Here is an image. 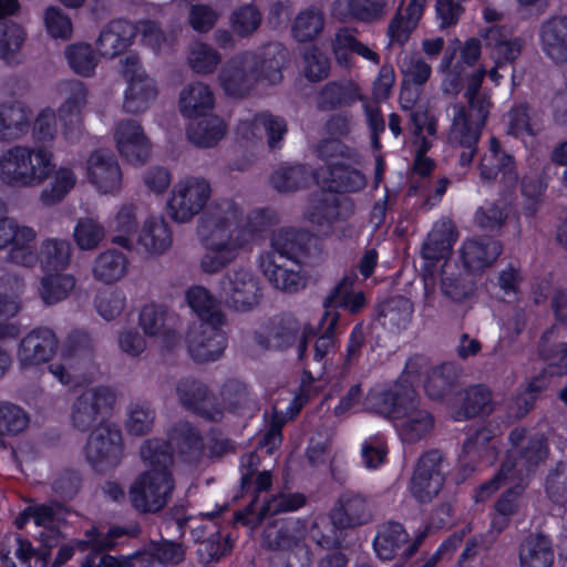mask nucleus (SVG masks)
Returning a JSON list of instances; mask_svg holds the SVG:
<instances>
[{"label":"nucleus","instance_id":"nucleus-1","mask_svg":"<svg viewBox=\"0 0 567 567\" xmlns=\"http://www.w3.org/2000/svg\"><path fill=\"white\" fill-rule=\"evenodd\" d=\"M364 405L393 422L401 441L406 444L420 442L434 427L433 415L421 406L414 388L405 381L394 382L384 390L370 391Z\"/></svg>","mask_w":567,"mask_h":567},{"label":"nucleus","instance_id":"nucleus-2","mask_svg":"<svg viewBox=\"0 0 567 567\" xmlns=\"http://www.w3.org/2000/svg\"><path fill=\"white\" fill-rule=\"evenodd\" d=\"M140 454L150 470L134 480L128 489V498L138 513H158L167 505L175 488L169 471L173 452L166 441L148 439L141 446Z\"/></svg>","mask_w":567,"mask_h":567},{"label":"nucleus","instance_id":"nucleus-3","mask_svg":"<svg viewBox=\"0 0 567 567\" xmlns=\"http://www.w3.org/2000/svg\"><path fill=\"white\" fill-rule=\"evenodd\" d=\"M511 449L498 473L480 486L476 501H484L495 493L501 484L524 482L548 456L546 440L543 436H528L523 427H515L508 435Z\"/></svg>","mask_w":567,"mask_h":567},{"label":"nucleus","instance_id":"nucleus-4","mask_svg":"<svg viewBox=\"0 0 567 567\" xmlns=\"http://www.w3.org/2000/svg\"><path fill=\"white\" fill-rule=\"evenodd\" d=\"M53 154L43 147L17 145L0 156V181L11 187H35L54 172Z\"/></svg>","mask_w":567,"mask_h":567},{"label":"nucleus","instance_id":"nucleus-5","mask_svg":"<svg viewBox=\"0 0 567 567\" xmlns=\"http://www.w3.org/2000/svg\"><path fill=\"white\" fill-rule=\"evenodd\" d=\"M267 218L266 210H254L245 217L244 210L234 200L216 199L200 216L197 233L203 235L216 233L225 238L228 236L248 238V235L260 231L267 226Z\"/></svg>","mask_w":567,"mask_h":567},{"label":"nucleus","instance_id":"nucleus-6","mask_svg":"<svg viewBox=\"0 0 567 567\" xmlns=\"http://www.w3.org/2000/svg\"><path fill=\"white\" fill-rule=\"evenodd\" d=\"M451 116V126L449 130V141L452 145L461 147V166H468L477 153V143L482 131L486 125L489 111L471 110L470 106L461 103H454L447 107Z\"/></svg>","mask_w":567,"mask_h":567},{"label":"nucleus","instance_id":"nucleus-7","mask_svg":"<svg viewBox=\"0 0 567 567\" xmlns=\"http://www.w3.org/2000/svg\"><path fill=\"white\" fill-rule=\"evenodd\" d=\"M116 401L115 392L106 385H96L81 391L73 400L70 422L73 429L86 432L112 411Z\"/></svg>","mask_w":567,"mask_h":567},{"label":"nucleus","instance_id":"nucleus-8","mask_svg":"<svg viewBox=\"0 0 567 567\" xmlns=\"http://www.w3.org/2000/svg\"><path fill=\"white\" fill-rule=\"evenodd\" d=\"M84 455L87 463L99 473L115 468L123 458L121 430L112 423L97 425L89 435Z\"/></svg>","mask_w":567,"mask_h":567},{"label":"nucleus","instance_id":"nucleus-9","mask_svg":"<svg viewBox=\"0 0 567 567\" xmlns=\"http://www.w3.org/2000/svg\"><path fill=\"white\" fill-rule=\"evenodd\" d=\"M220 296L225 305L239 312L256 308L261 299L258 278L245 268L227 271L220 279Z\"/></svg>","mask_w":567,"mask_h":567},{"label":"nucleus","instance_id":"nucleus-10","mask_svg":"<svg viewBox=\"0 0 567 567\" xmlns=\"http://www.w3.org/2000/svg\"><path fill=\"white\" fill-rule=\"evenodd\" d=\"M210 195V184L204 178L181 181L174 186L168 199V214L175 221H189L204 209Z\"/></svg>","mask_w":567,"mask_h":567},{"label":"nucleus","instance_id":"nucleus-11","mask_svg":"<svg viewBox=\"0 0 567 567\" xmlns=\"http://www.w3.org/2000/svg\"><path fill=\"white\" fill-rule=\"evenodd\" d=\"M257 58L255 52L245 51L231 56L219 72V83L225 93L241 97L258 83Z\"/></svg>","mask_w":567,"mask_h":567},{"label":"nucleus","instance_id":"nucleus-12","mask_svg":"<svg viewBox=\"0 0 567 567\" xmlns=\"http://www.w3.org/2000/svg\"><path fill=\"white\" fill-rule=\"evenodd\" d=\"M443 455L437 450L423 454L411 478L410 491L420 503L431 502L444 485Z\"/></svg>","mask_w":567,"mask_h":567},{"label":"nucleus","instance_id":"nucleus-13","mask_svg":"<svg viewBox=\"0 0 567 567\" xmlns=\"http://www.w3.org/2000/svg\"><path fill=\"white\" fill-rule=\"evenodd\" d=\"M223 322L199 321L194 323L186 336L190 357L200 363L219 359L226 347V338L220 329Z\"/></svg>","mask_w":567,"mask_h":567},{"label":"nucleus","instance_id":"nucleus-14","mask_svg":"<svg viewBox=\"0 0 567 567\" xmlns=\"http://www.w3.org/2000/svg\"><path fill=\"white\" fill-rule=\"evenodd\" d=\"M306 530V522L300 518L274 519L265 526L260 545L269 551L291 553L303 545Z\"/></svg>","mask_w":567,"mask_h":567},{"label":"nucleus","instance_id":"nucleus-15","mask_svg":"<svg viewBox=\"0 0 567 567\" xmlns=\"http://www.w3.org/2000/svg\"><path fill=\"white\" fill-rule=\"evenodd\" d=\"M175 392L179 404L200 417L219 422L223 419V409L215 403L214 395L202 381L184 378L177 381Z\"/></svg>","mask_w":567,"mask_h":567},{"label":"nucleus","instance_id":"nucleus-16","mask_svg":"<svg viewBox=\"0 0 567 567\" xmlns=\"http://www.w3.org/2000/svg\"><path fill=\"white\" fill-rule=\"evenodd\" d=\"M114 140L117 151L128 163L141 166L150 159L152 143L140 122L130 118L120 121Z\"/></svg>","mask_w":567,"mask_h":567},{"label":"nucleus","instance_id":"nucleus-17","mask_svg":"<svg viewBox=\"0 0 567 567\" xmlns=\"http://www.w3.org/2000/svg\"><path fill=\"white\" fill-rule=\"evenodd\" d=\"M204 243L206 251L200 259V269L205 274H216L233 262L239 250L248 241V238L228 236L227 238L215 235L198 234Z\"/></svg>","mask_w":567,"mask_h":567},{"label":"nucleus","instance_id":"nucleus-18","mask_svg":"<svg viewBox=\"0 0 567 567\" xmlns=\"http://www.w3.org/2000/svg\"><path fill=\"white\" fill-rule=\"evenodd\" d=\"M340 320V313L324 312L320 320V328L322 329L321 336H319L313 344V357L310 362H306L305 365L317 374V378H321L324 373L327 365L331 363L332 355L336 350V336L334 330ZM316 379L310 370H305V378L302 380L303 386L308 382H312Z\"/></svg>","mask_w":567,"mask_h":567},{"label":"nucleus","instance_id":"nucleus-19","mask_svg":"<svg viewBox=\"0 0 567 567\" xmlns=\"http://www.w3.org/2000/svg\"><path fill=\"white\" fill-rule=\"evenodd\" d=\"M256 498L243 511L235 515V522L255 529L264 519L275 515L297 511L306 504L303 494H284L274 495L268 501L264 502L258 512L255 511Z\"/></svg>","mask_w":567,"mask_h":567},{"label":"nucleus","instance_id":"nucleus-20","mask_svg":"<svg viewBox=\"0 0 567 567\" xmlns=\"http://www.w3.org/2000/svg\"><path fill=\"white\" fill-rule=\"evenodd\" d=\"M138 326L147 337L158 338L166 346L178 340V318L163 305H145L140 311Z\"/></svg>","mask_w":567,"mask_h":567},{"label":"nucleus","instance_id":"nucleus-21","mask_svg":"<svg viewBox=\"0 0 567 567\" xmlns=\"http://www.w3.org/2000/svg\"><path fill=\"white\" fill-rule=\"evenodd\" d=\"M258 130L264 131L269 151H278L284 146L288 122L281 115L262 111L255 114L251 120L240 121L237 126V133L246 140L252 138Z\"/></svg>","mask_w":567,"mask_h":567},{"label":"nucleus","instance_id":"nucleus-22","mask_svg":"<svg viewBox=\"0 0 567 567\" xmlns=\"http://www.w3.org/2000/svg\"><path fill=\"white\" fill-rule=\"evenodd\" d=\"M372 513L369 503L362 494L343 492L330 512L332 525L338 529L353 528L369 523Z\"/></svg>","mask_w":567,"mask_h":567},{"label":"nucleus","instance_id":"nucleus-23","mask_svg":"<svg viewBox=\"0 0 567 567\" xmlns=\"http://www.w3.org/2000/svg\"><path fill=\"white\" fill-rule=\"evenodd\" d=\"M538 35L543 53L556 66L567 70V14L543 21Z\"/></svg>","mask_w":567,"mask_h":567},{"label":"nucleus","instance_id":"nucleus-24","mask_svg":"<svg viewBox=\"0 0 567 567\" xmlns=\"http://www.w3.org/2000/svg\"><path fill=\"white\" fill-rule=\"evenodd\" d=\"M58 338L45 327L31 330L20 342L18 360L22 367H32L49 361L56 352Z\"/></svg>","mask_w":567,"mask_h":567},{"label":"nucleus","instance_id":"nucleus-25","mask_svg":"<svg viewBox=\"0 0 567 567\" xmlns=\"http://www.w3.org/2000/svg\"><path fill=\"white\" fill-rule=\"evenodd\" d=\"M90 182L103 194H113L122 187V171L109 151H95L87 159Z\"/></svg>","mask_w":567,"mask_h":567},{"label":"nucleus","instance_id":"nucleus-26","mask_svg":"<svg viewBox=\"0 0 567 567\" xmlns=\"http://www.w3.org/2000/svg\"><path fill=\"white\" fill-rule=\"evenodd\" d=\"M310 240L308 233L290 227H282L272 233L271 250L260 257V259H274L278 261H298L306 254L307 245Z\"/></svg>","mask_w":567,"mask_h":567},{"label":"nucleus","instance_id":"nucleus-27","mask_svg":"<svg viewBox=\"0 0 567 567\" xmlns=\"http://www.w3.org/2000/svg\"><path fill=\"white\" fill-rule=\"evenodd\" d=\"M484 47L489 49V56L497 66L514 63L525 47L522 38L508 39L502 27L492 25L481 31Z\"/></svg>","mask_w":567,"mask_h":567},{"label":"nucleus","instance_id":"nucleus-28","mask_svg":"<svg viewBox=\"0 0 567 567\" xmlns=\"http://www.w3.org/2000/svg\"><path fill=\"white\" fill-rule=\"evenodd\" d=\"M389 12V0H334L332 13L358 22L372 24L384 20Z\"/></svg>","mask_w":567,"mask_h":567},{"label":"nucleus","instance_id":"nucleus-29","mask_svg":"<svg viewBox=\"0 0 567 567\" xmlns=\"http://www.w3.org/2000/svg\"><path fill=\"white\" fill-rule=\"evenodd\" d=\"M503 251L499 240L481 236L466 240L462 247L464 266L471 271H481L492 266Z\"/></svg>","mask_w":567,"mask_h":567},{"label":"nucleus","instance_id":"nucleus-30","mask_svg":"<svg viewBox=\"0 0 567 567\" xmlns=\"http://www.w3.org/2000/svg\"><path fill=\"white\" fill-rule=\"evenodd\" d=\"M519 567H553L555 551L550 538L543 533H530L518 547Z\"/></svg>","mask_w":567,"mask_h":567},{"label":"nucleus","instance_id":"nucleus-31","mask_svg":"<svg viewBox=\"0 0 567 567\" xmlns=\"http://www.w3.org/2000/svg\"><path fill=\"white\" fill-rule=\"evenodd\" d=\"M260 267L268 280L279 290L293 293L305 287L300 275V262L260 259Z\"/></svg>","mask_w":567,"mask_h":567},{"label":"nucleus","instance_id":"nucleus-32","mask_svg":"<svg viewBox=\"0 0 567 567\" xmlns=\"http://www.w3.org/2000/svg\"><path fill=\"white\" fill-rule=\"evenodd\" d=\"M355 274L346 275L323 300L324 312L339 313L338 309L348 310L350 313L360 312L367 305L362 291L353 292L352 287Z\"/></svg>","mask_w":567,"mask_h":567},{"label":"nucleus","instance_id":"nucleus-33","mask_svg":"<svg viewBox=\"0 0 567 567\" xmlns=\"http://www.w3.org/2000/svg\"><path fill=\"white\" fill-rule=\"evenodd\" d=\"M134 37L133 24L124 20H113L101 31L96 45L101 55L114 58L131 44Z\"/></svg>","mask_w":567,"mask_h":567},{"label":"nucleus","instance_id":"nucleus-34","mask_svg":"<svg viewBox=\"0 0 567 567\" xmlns=\"http://www.w3.org/2000/svg\"><path fill=\"white\" fill-rule=\"evenodd\" d=\"M440 290L451 301L464 302L473 297L475 285L468 272L445 261L441 271Z\"/></svg>","mask_w":567,"mask_h":567},{"label":"nucleus","instance_id":"nucleus-35","mask_svg":"<svg viewBox=\"0 0 567 567\" xmlns=\"http://www.w3.org/2000/svg\"><path fill=\"white\" fill-rule=\"evenodd\" d=\"M358 84L351 80L332 81L324 84L317 95V107L320 111H332L353 104L360 100Z\"/></svg>","mask_w":567,"mask_h":567},{"label":"nucleus","instance_id":"nucleus-36","mask_svg":"<svg viewBox=\"0 0 567 567\" xmlns=\"http://www.w3.org/2000/svg\"><path fill=\"white\" fill-rule=\"evenodd\" d=\"M456 236L455 226L450 219L439 220L422 246L423 258L430 261L445 258L452 251Z\"/></svg>","mask_w":567,"mask_h":567},{"label":"nucleus","instance_id":"nucleus-37","mask_svg":"<svg viewBox=\"0 0 567 567\" xmlns=\"http://www.w3.org/2000/svg\"><path fill=\"white\" fill-rule=\"evenodd\" d=\"M214 105V92L203 82L188 84L179 94V110L187 117L206 115Z\"/></svg>","mask_w":567,"mask_h":567},{"label":"nucleus","instance_id":"nucleus-38","mask_svg":"<svg viewBox=\"0 0 567 567\" xmlns=\"http://www.w3.org/2000/svg\"><path fill=\"white\" fill-rule=\"evenodd\" d=\"M262 21V10L255 1L235 7L228 16V27L239 39L254 37L260 30Z\"/></svg>","mask_w":567,"mask_h":567},{"label":"nucleus","instance_id":"nucleus-39","mask_svg":"<svg viewBox=\"0 0 567 567\" xmlns=\"http://www.w3.org/2000/svg\"><path fill=\"white\" fill-rule=\"evenodd\" d=\"M127 269V257L112 248L95 257L92 265V275L95 280L111 285L121 280L126 275Z\"/></svg>","mask_w":567,"mask_h":567},{"label":"nucleus","instance_id":"nucleus-40","mask_svg":"<svg viewBox=\"0 0 567 567\" xmlns=\"http://www.w3.org/2000/svg\"><path fill=\"white\" fill-rule=\"evenodd\" d=\"M257 58L258 82L268 81L271 84L282 79L281 69L288 59V50L279 42H271L265 45Z\"/></svg>","mask_w":567,"mask_h":567},{"label":"nucleus","instance_id":"nucleus-41","mask_svg":"<svg viewBox=\"0 0 567 567\" xmlns=\"http://www.w3.org/2000/svg\"><path fill=\"white\" fill-rule=\"evenodd\" d=\"M30 126L29 111L18 102L0 104V141H14L25 135Z\"/></svg>","mask_w":567,"mask_h":567},{"label":"nucleus","instance_id":"nucleus-42","mask_svg":"<svg viewBox=\"0 0 567 567\" xmlns=\"http://www.w3.org/2000/svg\"><path fill=\"white\" fill-rule=\"evenodd\" d=\"M226 133L224 121L215 115L193 121L187 127V137L198 147L215 146Z\"/></svg>","mask_w":567,"mask_h":567},{"label":"nucleus","instance_id":"nucleus-43","mask_svg":"<svg viewBox=\"0 0 567 567\" xmlns=\"http://www.w3.org/2000/svg\"><path fill=\"white\" fill-rule=\"evenodd\" d=\"M457 379V367L452 362H444L429 372L424 384L425 392L432 400H443L453 391Z\"/></svg>","mask_w":567,"mask_h":567},{"label":"nucleus","instance_id":"nucleus-44","mask_svg":"<svg viewBox=\"0 0 567 567\" xmlns=\"http://www.w3.org/2000/svg\"><path fill=\"white\" fill-rule=\"evenodd\" d=\"M72 247L68 240L48 238L40 245L39 258L41 268L47 271H62L71 261Z\"/></svg>","mask_w":567,"mask_h":567},{"label":"nucleus","instance_id":"nucleus-45","mask_svg":"<svg viewBox=\"0 0 567 567\" xmlns=\"http://www.w3.org/2000/svg\"><path fill=\"white\" fill-rule=\"evenodd\" d=\"M172 234L163 218L152 217L145 220L138 235V243L151 254H163L172 245Z\"/></svg>","mask_w":567,"mask_h":567},{"label":"nucleus","instance_id":"nucleus-46","mask_svg":"<svg viewBox=\"0 0 567 567\" xmlns=\"http://www.w3.org/2000/svg\"><path fill=\"white\" fill-rule=\"evenodd\" d=\"M408 542V533L399 523L389 522L379 527L373 542L374 550L383 560L392 559Z\"/></svg>","mask_w":567,"mask_h":567},{"label":"nucleus","instance_id":"nucleus-47","mask_svg":"<svg viewBox=\"0 0 567 567\" xmlns=\"http://www.w3.org/2000/svg\"><path fill=\"white\" fill-rule=\"evenodd\" d=\"M76 280L69 274H48L40 280L39 296L44 305L53 306L65 300L75 288Z\"/></svg>","mask_w":567,"mask_h":567},{"label":"nucleus","instance_id":"nucleus-48","mask_svg":"<svg viewBox=\"0 0 567 567\" xmlns=\"http://www.w3.org/2000/svg\"><path fill=\"white\" fill-rule=\"evenodd\" d=\"M186 300L200 321L224 322L219 302L205 287H190L186 292Z\"/></svg>","mask_w":567,"mask_h":567},{"label":"nucleus","instance_id":"nucleus-49","mask_svg":"<svg viewBox=\"0 0 567 567\" xmlns=\"http://www.w3.org/2000/svg\"><path fill=\"white\" fill-rule=\"evenodd\" d=\"M311 179V169L299 164L277 168L270 177V183L280 193H291L307 187Z\"/></svg>","mask_w":567,"mask_h":567},{"label":"nucleus","instance_id":"nucleus-50","mask_svg":"<svg viewBox=\"0 0 567 567\" xmlns=\"http://www.w3.org/2000/svg\"><path fill=\"white\" fill-rule=\"evenodd\" d=\"M538 353L549 365L556 367L559 373H567V342L558 340L557 328L551 326L540 337Z\"/></svg>","mask_w":567,"mask_h":567},{"label":"nucleus","instance_id":"nucleus-51","mask_svg":"<svg viewBox=\"0 0 567 567\" xmlns=\"http://www.w3.org/2000/svg\"><path fill=\"white\" fill-rule=\"evenodd\" d=\"M157 96V87L152 78L133 81L125 93L123 107L127 113H141L148 109Z\"/></svg>","mask_w":567,"mask_h":567},{"label":"nucleus","instance_id":"nucleus-52","mask_svg":"<svg viewBox=\"0 0 567 567\" xmlns=\"http://www.w3.org/2000/svg\"><path fill=\"white\" fill-rule=\"evenodd\" d=\"M137 228L136 205L132 203L122 205L114 217L113 230L117 235L113 237L112 243L131 250L133 248L131 237L135 235Z\"/></svg>","mask_w":567,"mask_h":567},{"label":"nucleus","instance_id":"nucleus-53","mask_svg":"<svg viewBox=\"0 0 567 567\" xmlns=\"http://www.w3.org/2000/svg\"><path fill=\"white\" fill-rule=\"evenodd\" d=\"M324 25V13L316 6L300 11L292 24L293 37L299 42H308L317 38Z\"/></svg>","mask_w":567,"mask_h":567},{"label":"nucleus","instance_id":"nucleus-54","mask_svg":"<svg viewBox=\"0 0 567 567\" xmlns=\"http://www.w3.org/2000/svg\"><path fill=\"white\" fill-rule=\"evenodd\" d=\"M494 410L492 393L488 388L477 384L464 391L458 414L471 419L481 414H489Z\"/></svg>","mask_w":567,"mask_h":567},{"label":"nucleus","instance_id":"nucleus-55","mask_svg":"<svg viewBox=\"0 0 567 567\" xmlns=\"http://www.w3.org/2000/svg\"><path fill=\"white\" fill-rule=\"evenodd\" d=\"M128 417L125 427L128 434L142 436L150 433L155 421V410L145 400L132 402L127 408Z\"/></svg>","mask_w":567,"mask_h":567},{"label":"nucleus","instance_id":"nucleus-56","mask_svg":"<svg viewBox=\"0 0 567 567\" xmlns=\"http://www.w3.org/2000/svg\"><path fill=\"white\" fill-rule=\"evenodd\" d=\"M187 61L194 72L209 74L219 65L221 56L212 45L196 41L189 45Z\"/></svg>","mask_w":567,"mask_h":567},{"label":"nucleus","instance_id":"nucleus-57","mask_svg":"<svg viewBox=\"0 0 567 567\" xmlns=\"http://www.w3.org/2000/svg\"><path fill=\"white\" fill-rule=\"evenodd\" d=\"M64 53L70 68L82 76H91L99 63L93 48L87 43L70 44Z\"/></svg>","mask_w":567,"mask_h":567},{"label":"nucleus","instance_id":"nucleus-58","mask_svg":"<svg viewBox=\"0 0 567 567\" xmlns=\"http://www.w3.org/2000/svg\"><path fill=\"white\" fill-rule=\"evenodd\" d=\"M75 184L76 176L73 171L68 167H60L54 174L53 182L41 192L40 200L47 206L55 205L74 188Z\"/></svg>","mask_w":567,"mask_h":567},{"label":"nucleus","instance_id":"nucleus-59","mask_svg":"<svg viewBox=\"0 0 567 567\" xmlns=\"http://www.w3.org/2000/svg\"><path fill=\"white\" fill-rule=\"evenodd\" d=\"M105 236L104 226L95 218H80L74 227L73 238L81 250H93Z\"/></svg>","mask_w":567,"mask_h":567},{"label":"nucleus","instance_id":"nucleus-60","mask_svg":"<svg viewBox=\"0 0 567 567\" xmlns=\"http://www.w3.org/2000/svg\"><path fill=\"white\" fill-rule=\"evenodd\" d=\"M28 413L12 403H0V446L4 447L2 436L4 434H18L24 431L29 424Z\"/></svg>","mask_w":567,"mask_h":567},{"label":"nucleus","instance_id":"nucleus-61","mask_svg":"<svg viewBox=\"0 0 567 567\" xmlns=\"http://www.w3.org/2000/svg\"><path fill=\"white\" fill-rule=\"evenodd\" d=\"M339 217V196L332 189L320 192L313 198L310 219L318 225L330 224Z\"/></svg>","mask_w":567,"mask_h":567},{"label":"nucleus","instance_id":"nucleus-62","mask_svg":"<svg viewBox=\"0 0 567 567\" xmlns=\"http://www.w3.org/2000/svg\"><path fill=\"white\" fill-rule=\"evenodd\" d=\"M126 298L122 290L102 289L94 298L97 313L107 321L115 319L125 308Z\"/></svg>","mask_w":567,"mask_h":567},{"label":"nucleus","instance_id":"nucleus-63","mask_svg":"<svg viewBox=\"0 0 567 567\" xmlns=\"http://www.w3.org/2000/svg\"><path fill=\"white\" fill-rule=\"evenodd\" d=\"M413 313L412 302L402 296H396L384 302L380 310V316L385 322L396 328L405 327Z\"/></svg>","mask_w":567,"mask_h":567},{"label":"nucleus","instance_id":"nucleus-64","mask_svg":"<svg viewBox=\"0 0 567 567\" xmlns=\"http://www.w3.org/2000/svg\"><path fill=\"white\" fill-rule=\"evenodd\" d=\"M332 178L329 189L336 193H352L362 189L365 186V177L357 169L336 166L330 169Z\"/></svg>","mask_w":567,"mask_h":567}]
</instances>
